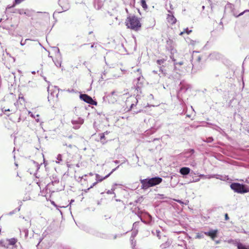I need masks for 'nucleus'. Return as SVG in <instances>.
Returning a JSON list of instances; mask_svg holds the SVG:
<instances>
[{
    "label": "nucleus",
    "mask_w": 249,
    "mask_h": 249,
    "mask_svg": "<svg viewBox=\"0 0 249 249\" xmlns=\"http://www.w3.org/2000/svg\"><path fill=\"white\" fill-rule=\"evenodd\" d=\"M190 165L195 167L196 165V163L195 160H193L190 162Z\"/></svg>",
    "instance_id": "nucleus-35"
},
{
    "label": "nucleus",
    "mask_w": 249,
    "mask_h": 249,
    "mask_svg": "<svg viewBox=\"0 0 249 249\" xmlns=\"http://www.w3.org/2000/svg\"><path fill=\"white\" fill-rule=\"evenodd\" d=\"M183 62L182 61H180L178 63H175V65H183Z\"/></svg>",
    "instance_id": "nucleus-41"
},
{
    "label": "nucleus",
    "mask_w": 249,
    "mask_h": 249,
    "mask_svg": "<svg viewBox=\"0 0 249 249\" xmlns=\"http://www.w3.org/2000/svg\"><path fill=\"white\" fill-rule=\"evenodd\" d=\"M168 12L169 14H168L167 15V21L169 23H171L172 24H175L177 21V19L174 16L173 12H171L170 10H168Z\"/></svg>",
    "instance_id": "nucleus-10"
},
{
    "label": "nucleus",
    "mask_w": 249,
    "mask_h": 249,
    "mask_svg": "<svg viewBox=\"0 0 249 249\" xmlns=\"http://www.w3.org/2000/svg\"><path fill=\"white\" fill-rule=\"evenodd\" d=\"M201 57L200 56H198L197 58V61L198 62H199L201 60Z\"/></svg>",
    "instance_id": "nucleus-45"
},
{
    "label": "nucleus",
    "mask_w": 249,
    "mask_h": 249,
    "mask_svg": "<svg viewBox=\"0 0 249 249\" xmlns=\"http://www.w3.org/2000/svg\"><path fill=\"white\" fill-rule=\"evenodd\" d=\"M246 11H247V10H246V11H244V12H241V13L240 14H239L238 15H234V16H235V17H239V16H240L243 15L244 14V13L245 12H246Z\"/></svg>",
    "instance_id": "nucleus-38"
},
{
    "label": "nucleus",
    "mask_w": 249,
    "mask_h": 249,
    "mask_svg": "<svg viewBox=\"0 0 249 249\" xmlns=\"http://www.w3.org/2000/svg\"><path fill=\"white\" fill-rule=\"evenodd\" d=\"M199 177H201V178H208V176H205V175H203V174H200L199 175Z\"/></svg>",
    "instance_id": "nucleus-39"
},
{
    "label": "nucleus",
    "mask_w": 249,
    "mask_h": 249,
    "mask_svg": "<svg viewBox=\"0 0 249 249\" xmlns=\"http://www.w3.org/2000/svg\"><path fill=\"white\" fill-rule=\"evenodd\" d=\"M181 87L180 88V89L181 90L184 88L185 89V90H186L188 89V88L186 87L185 86H184L181 83H180Z\"/></svg>",
    "instance_id": "nucleus-36"
},
{
    "label": "nucleus",
    "mask_w": 249,
    "mask_h": 249,
    "mask_svg": "<svg viewBox=\"0 0 249 249\" xmlns=\"http://www.w3.org/2000/svg\"><path fill=\"white\" fill-rule=\"evenodd\" d=\"M42 14L41 12H35L33 10H29V9H26V12L24 13V15H26L27 16L29 17H32V18H39V14Z\"/></svg>",
    "instance_id": "nucleus-5"
},
{
    "label": "nucleus",
    "mask_w": 249,
    "mask_h": 249,
    "mask_svg": "<svg viewBox=\"0 0 249 249\" xmlns=\"http://www.w3.org/2000/svg\"><path fill=\"white\" fill-rule=\"evenodd\" d=\"M115 92L114 91H113L111 92V95H113L115 94Z\"/></svg>",
    "instance_id": "nucleus-54"
},
{
    "label": "nucleus",
    "mask_w": 249,
    "mask_h": 249,
    "mask_svg": "<svg viewBox=\"0 0 249 249\" xmlns=\"http://www.w3.org/2000/svg\"><path fill=\"white\" fill-rule=\"evenodd\" d=\"M117 236H118L117 234L114 235V236H113V239L114 240L116 239L117 238Z\"/></svg>",
    "instance_id": "nucleus-48"
},
{
    "label": "nucleus",
    "mask_w": 249,
    "mask_h": 249,
    "mask_svg": "<svg viewBox=\"0 0 249 249\" xmlns=\"http://www.w3.org/2000/svg\"><path fill=\"white\" fill-rule=\"evenodd\" d=\"M160 230H156V233H154L153 232V233L154 234H156L157 235V236L160 239Z\"/></svg>",
    "instance_id": "nucleus-28"
},
{
    "label": "nucleus",
    "mask_w": 249,
    "mask_h": 249,
    "mask_svg": "<svg viewBox=\"0 0 249 249\" xmlns=\"http://www.w3.org/2000/svg\"><path fill=\"white\" fill-rule=\"evenodd\" d=\"M97 182L96 181L94 183H93L92 185L90 186V187L88 189H87L86 190H85V192H87L88 191H89L90 189L92 188L93 186H95L97 184Z\"/></svg>",
    "instance_id": "nucleus-30"
},
{
    "label": "nucleus",
    "mask_w": 249,
    "mask_h": 249,
    "mask_svg": "<svg viewBox=\"0 0 249 249\" xmlns=\"http://www.w3.org/2000/svg\"><path fill=\"white\" fill-rule=\"evenodd\" d=\"M36 117H37V118H38V117H39V115L37 114V115H36ZM36 122H39V119H38V118H36Z\"/></svg>",
    "instance_id": "nucleus-46"
},
{
    "label": "nucleus",
    "mask_w": 249,
    "mask_h": 249,
    "mask_svg": "<svg viewBox=\"0 0 249 249\" xmlns=\"http://www.w3.org/2000/svg\"><path fill=\"white\" fill-rule=\"evenodd\" d=\"M30 196H25L23 199H22V201H27V200H30Z\"/></svg>",
    "instance_id": "nucleus-32"
},
{
    "label": "nucleus",
    "mask_w": 249,
    "mask_h": 249,
    "mask_svg": "<svg viewBox=\"0 0 249 249\" xmlns=\"http://www.w3.org/2000/svg\"><path fill=\"white\" fill-rule=\"evenodd\" d=\"M141 5L144 9H146L147 7L145 0H141Z\"/></svg>",
    "instance_id": "nucleus-22"
},
{
    "label": "nucleus",
    "mask_w": 249,
    "mask_h": 249,
    "mask_svg": "<svg viewBox=\"0 0 249 249\" xmlns=\"http://www.w3.org/2000/svg\"><path fill=\"white\" fill-rule=\"evenodd\" d=\"M17 242V240L14 238L8 240L9 244L10 245H14Z\"/></svg>",
    "instance_id": "nucleus-16"
},
{
    "label": "nucleus",
    "mask_w": 249,
    "mask_h": 249,
    "mask_svg": "<svg viewBox=\"0 0 249 249\" xmlns=\"http://www.w3.org/2000/svg\"><path fill=\"white\" fill-rule=\"evenodd\" d=\"M71 123L73 125V128L75 129H79L80 126L84 123V119L79 117L76 119H73Z\"/></svg>",
    "instance_id": "nucleus-7"
},
{
    "label": "nucleus",
    "mask_w": 249,
    "mask_h": 249,
    "mask_svg": "<svg viewBox=\"0 0 249 249\" xmlns=\"http://www.w3.org/2000/svg\"><path fill=\"white\" fill-rule=\"evenodd\" d=\"M136 233H133L132 234L131 238L134 237L136 236Z\"/></svg>",
    "instance_id": "nucleus-47"
},
{
    "label": "nucleus",
    "mask_w": 249,
    "mask_h": 249,
    "mask_svg": "<svg viewBox=\"0 0 249 249\" xmlns=\"http://www.w3.org/2000/svg\"><path fill=\"white\" fill-rule=\"evenodd\" d=\"M162 179L160 177H154L150 178H145L141 179L142 184L141 188L142 189L146 190L148 188L158 185L161 182Z\"/></svg>",
    "instance_id": "nucleus-1"
},
{
    "label": "nucleus",
    "mask_w": 249,
    "mask_h": 249,
    "mask_svg": "<svg viewBox=\"0 0 249 249\" xmlns=\"http://www.w3.org/2000/svg\"><path fill=\"white\" fill-rule=\"evenodd\" d=\"M176 201L177 202H178V203H179V204H184L185 205H187V203H184L183 202H182L181 200H179V199H177L176 200Z\"/></svg>",
    "instance_id": "nucleus-37"
},
{
    "label": "nucleus",
    "mask_w": 249,
    "mask_h": 249,
    "mask_svg": "<svg viewBox=\"0 0 249 249\" xmlns=\"http://www.w3.org/2000/svg\"><path fill=\"white\" fill-rule=\"evenodd\" d=\"M225 217L226 220H228L229 219V217L228 216V215L227 213H226L225 215Z\"/></svg>",
    "instance_id": "nucleus-44"
},
{
    "label": "nucleus",
    "mask_w": 249,
    "mask_h": 249,
    "mask_svg": "<svg viewBox=\"0 0 249 249\" xmlns=\"http://www.w3.org/2000/svg\"><path fill=\"white\" fill-rule=\"evenodd\" d=\"M32 73L33 74H35V73H36V71H33L32 72Z\"/></svg>",
    "instance_id": "nucleus-59"
},
{
    "label": "nucleus",
    "mask_w": 249,
    "mask_h": 249,
    "mask_svg": "<svg viewBox=\"0 0 249 249\" xmlns=\"http://www.w3.org/2000/svg\"><path fill=\"white\" fill-rule=\"evenodd\" d=\"M107 194H114V197L116 196V195L114 192V189H111V190H109L107 192Z\"/></svg>",
    "instance_id": "nucleus-26"
},
{
    "label": "nucleus",
    "mask_w": 249,
    "mask_h": 249,
    "mask_svg": "<svg viewBox=\"0 0 249 249\" xmlns=\"http://www.w3.org/2000/svg\"><path fill=\"white\" fill-rule=\"evenodd\" d=\"M125 23L127 28L134 31H138L141 27L140 19L136 16H129L127 18Z\"/></svg>",
    "instance_id": "nucleus-2"
},
{
    "label": "nucleus",
    "mask_w": 249,
    "mask_h": 249,
    "mask_svg": "<svg viewBox=\"0 0 249 249\" xmlns=\"http://www.w3.org/2000/svg\"><path fill=\"white\" fill-rule=\"evenodd\" d=\"M213 141V137H210L206 138V140L204 141L208 143H210V142H212Z\"/></svg>",
    "instance_id": "nucleus-25"
},
{
    "label": "nucleus",
    "mask_w": 249,
    "mask_h": 249,
    "mask_svg": "<svg viewBox=\"0 0 249 249\" xmlns=\"http://www.w3.org/2000/svg\"><path fill=\"white\" fill-rule=\"evenodd\" d=\"M190 169L189 167H183L180 169L179 173L183 176H186L190 173Z\"/></svg>",
    "instance_id": "nucleus-12"
},
{
    "label": "nucleus",
    "mask_w": 249,
    "mask_h": 249,
    "mask_svg": "<svg viewBox=\"0 0 249 249\" xmlns=\"http://www.w3.org/2000/svg\"><path fill=\"white\" fill-rule=\"evenodd\" d=\"M170 8H171V9H173V8H172V4H170Z\"/></svg>",
    "instance_id": "nucleus-62"
},
{
    "label": "nucleus",
    "mask_w": 249,
    "mask_h": 249,
    "mask_svg": "<svg viewBox=\"0 0 249 249\" xmlns=\"http://www.w3.org/2000/svg\"><path fill=\"white\" fill-rule=\"evenodd\" d=\"M218 233V230H210L208 231H205L204 232V233L208 236H210L213 240H214L215 237H217V234Z\"/></svg>",
    "instance_id": "nucleus-9"
},
{
    "label": "nucleus",
    "mask_w": 249,
    "mask_h": 249,
    "mask_svg": "<svg viewBox=\"0 0 249 249\" xmlns=\"http://www.w3.org/2000/svg\"><path fill=\"white\" fill-rule=\"evenodd\" d=\"M80 98L84 102L91 105H96L97 104L96 102L94 101L91 97L86 94H81Z\"/></svg>",
    "instance_id": "nucleus-6"
},
{
    "label": "nucleus",
    "mask_w": 249,
    "mask_h": 249,
    "mask_svg": "<svg viewBox=\"0 0 249 249\" xmlns=\"http://www.w3.org/2000/svg\"><path fill=\"white\" fill-rule=\"evenodd\" d=\"M215 178L216 179H218L221 180H226L227 179V177L226 176H223L220 175H213L208 176V178Z\"/></svg>",
    "instance_id": "nucleus-13"
},
{
    "label": "nucleus",
    "mask_w": 249,
    "mask_h": 249,
    "mask_svg": "<svg viewBox=\"0 0 249 249\" xmlns=\"http://www.w3.org/2000/svg\"><path fill=\"white\" fill-rule=\"evenodd\" d=\"M57 52H58V53H60L59 49L57 48Z\"/></svg>",
    "instance_id": "nucleus-58"
},
{
    "label": "nucleus",
    "mask_w": 249,
    "mask_h": 249,
    "mask_svg": "<svg viewBox=\"0 0 249 249\" xmlns=\"http://www.w3.org/2000/svg\"><path fill=\"white\" fill-rule=\"evenodd\" d=\"M89 175H90V176H92V175H93V174H92V173H89Z\"/></svg>",
    "instance_id": "nucleus-63"
},
{
    "label": "nucleus",
    "mask_w": 249,
    "mask_h": 249,
    "mask_svg": "<svg viewBox=\"0 0 249 249\" xmlns=\"http://www.w3.org/2000/svg\"><path fill=\"white\" fill-rule=\"evenodd\" d=\"M110 176V174H108V175H107V176H106L105 177H102L101 176H100L99 174H96L95 175V176H96V181L97 182H101L103 180L107 178L108 177H109V176Z\"/></svg>",
    "instance_id": "nucleus-15"
},
{
    "label": "nucleus",
    "mask_w": 249,
    "mask_h": 249,
    "mask_svg": "<svg viewBox=\"0 0 249 249\" xmlns=\"http://www.w3.org/2000/svg\"><path fill=\"white\" fill-rule=\"evenodd\" d=\"M111 189H114V191L115 190V189H116V187H115V186H114L113 185L112 186V188Z\"/></svg>",
    "instance_id": "nucleus-51"
},
{
    "label": "nucleus",
    "mask_w": 249,
    "mask_h": 249,
    "mask_svg": "<svg viewBox=\"0 0 249 249\" xmlns=\"http://www.w3.org/2000/svg\"><path fill=\"white\" fill-rule=\"evenodd\" d=\"M230 187L235 192L238 193L244 194L249 192V188H246L244 185L241 184L239 183H232Z\"/></svg>",
    "instance_id": "nucleus-3"
},
{
    "label": "nucleus",
    "mask_w": 249,
    "mask_h": 249,
    "mask_svg": "<svg viewBox=\"0 0 249 249\" xmlns=\"http://www.w3.org/2000/svg\"><path fill=\"white\" fill-rule=\"evenodd\" d=\"M95 235L97 237L102 239H107L109 238V236L107 233L104 232H96L95 234Z\"/></svg>",
    "instance_id": "nucleus-11"
},
{
    "label": "nucleus",
    "mask_w": 249,
    "mask_h": 249,
    "mask_svg": "<svg viewBox=\"0 0 249 249\" xmlns=\"http://www.w3.org/2000/svg\"><path fill=\"white\" fill-rule=\"evenodd\" d=\"M33 163L36 165L37 164V163H36L35 161H33Z\"/></svg>",
    "instance_id": "nucleus-57"
},
{
    "label": "nucleus",
    "mask_w": 249,
    "mask_h": 249,
    "mask_svg": "<svg viewBox=\"0 0 249 249\" xmlns=\"http://www.w3.org/2000/svg\"><path fill=\"white\" fill-rule=\"evenodd\" d=\"M113 185L115 186H115H116L117 185V184L115 183V184H113Z\"/></svg>",
    "instance_id": "nucleus-64"
},
{
    "label": "nucleus",
    "mask_w": 249,
    "mask_h": 249,
    "mask_svg": "<svg viewBox=\"0 0 249 249\" xmlns=\"http://www.w3.org/2000/svg\"><path fill=\"white\" fill-rule=\"evenodd\" d=\"M94 44H93L92 45H91V47H91V48H94Z\"/></svg>",
    "instance_id": "nucleus-55"
},
{
    "label": "nucleus",
    "mask_w": 249,
    "mask_h": 249,
    "mask_svg": "<svg viewBox=\"0 0 249 249\" xmlns=\"http://www.w3.org/2000/svg\"><path fill=\"white\" fill-rule=\"evenodd\" d=\"M169 246V243L168 242H166L165 243H163L161 245H160V247L161 249H165Z\"/></svg>",
    "instance_id": "nucleus-20"
},
{
    "label": "nucleus",
    "mask_w": 249,
    "mask_h": 249,
    "mask_svg": "<svg viewBox=\"0 0 249 249\" xmlns=\"http://www.w3.org/2000/svg\"><path fill=\"white\" fill-rule=\"evenodd\" d=\"M196 43H197L196 41H195V40H190V42H189V44L191 45H192L193 46L195 45Z\"/></svg>",
    "instance_id": "nucleus-34"
},
{
    "label": "nucleus",
    "mask_w": 249,
    "mask_h": 249,
    "mask_svg": "<svg viewBox=\"0 0 249 249\" xmlns=\"http://www.w3.org/2000/svg\"><path fill=\"white\" fill-rule=\"evenodd\" d=\"M153 72L154 73H157V71H153Z\"/></svg>",
    "instance_id": "nucleus-60"
},
{
    "label": "nucleus",
    "mask_w": 249,
    "mask_h": 249,
    "mask_svg": "<svg viewBox=\"0 0 249 249\" xmlns=\"http://www.w3.org/2000/svg\"><path fill=\"white\" fill-rule=\"evenodd\" d=\"M29 114L31 113V116L33 118H35V116L34 115V114L33 113H31V112H29Z\"/></svg>",
    "instance_id": "nucleus-49"
},
{
    "label": "nucleus",
    "mask_w": 249,
    "mask_h": 249,
    "mask_svg": "<svg viewBox=\"0 0 249 249\" xmlns=\"http://www.w3.org/2000/svg\"><path fill=\"white\" fill-rule=\"evenodd\" d=\"M55 65L57 67H60L61 66V61H56L54 62Z\"/></svg>",
    "instance_id": "nucleus-31"
},
{
    "label": "nucleus",
    "mask_w": 249,
    "mask_h": 249,
    "mask_svg": "<svg viewBox=\"0 0 249 249\" xmlns=\"http://www.w3.org/2000/svg\"><path fill=\"white\" fill-rule=\"evenodd\" d=\"M246 183L249 184V179H247L245 181Z\"/></svg>",
    "instance_id": "nucleus-52"
},
{
    "label": "nucleus",
    "mask_w": 249,
    "mask_h": 249,
    "mask_svg": "<svg viewBox=\"0 0 249 249\" xmlns=\"http://www.w3.org/2000/svg\"><path fill=\"white\" fill-rule=\"evenodd\" d=\"M20 232L21 235L22 232L24 233V237L25 238L27 237L28 235V230L27 229H23L22 231L20 230Z\"/></svg>",
    "instance_id": "nucleus-19"
},
{
    "label": "nucleus",
    "mask_w": 249,
    "mask_h": 249,
    "mask_svg": "<svg viewBox=\"0 0 249 249\" xmlns=\"http://www.w3.org/2000/svg\"><path fill=\"white\" fill-rule=\"evenodd\" d=\"M103 5L102 1L101 0H94V7L96 9H100L102 8V6Z\"/></svg>",
    "instance_id": "nucleus-14"
},
{
    "label": "nucleus",
    "mask_w": 249,
    "mask_h": 249,
    "mask_svg": "<svg viewBox=\"0 0 249 249\" xmlns=\"http://www.w3.org/2000/svg\"><path fill=\"white\" fill-rule=\"evenodd\" d=\"M30 39H26L24 41H23V39L21 40V41H20V45H22V46H23L24 45L26 42L28 41V40H29Z\"/></svg>",
    "instance_id": "nucleus-33"
},
{
    "label": "nucleus",
    "mask_w": 249,
    "mask_h": 249,
    "mask_svg": "<svg viewBox=\"0 0 249 249\" xmlns=\"http://www.w3.org/2000/svg\"><path fill=\"white\" fill-rule=\"evenodd\" d=\"M57 160H58V161H56L57 163H60L61 161H62V155L61 154H58L57 156Z\"/></svg>",
    "instance_id": "nucleus-27"
},
{
    "label": "nucleus",
    "mask_w": 249,
    "mask_h": 249,
    "mask_svg": "<svg viewBox=\"0 0 249 249\" xmlns=\"http://www.w3.org/2000/svg\"><path fill=\"white\" fill-rule=\"evenodd\" d=\"M237 248L238 249H249V248H246V246L241 243H238L237 244Z\"/></svg>",
    "instance_id": "nucleus-21"
},
{
    "label": "nucleus",
    "mask_w": 249,
    "mask_h": 249,
    "mask_svg": "<svg viewBox=\"0 0 249 249\" xmlns=\"http://www.w3.org/2000/svg\"><path fill=\"white\" fill-rule=\"evenodd\" d=\"M26 12V10H24L23 9H20L17 10V13H18L20 15H23L24 14V13Z\"/></svg>",
    "instance_id": "nucleus-24"
},
{
    "label": "nucleus",
    "mask_w": 249,
    "mask_h": 249,
    "mask_svg": "<svg viewBox=\"0 0 249 249\" xmlns=\"http://www.w3.org/2000/svg\"><path fill=\"white\" fill-rule=\"evenodd\" d=\"M114 162L115 163L118 164V163H119V160H116L114 161Z\"/></svg>",
    "instance_id": "nucleus-50"
},
{
    "label": "nucleus",
    "mask_w": 249,
    "mask_h": 249,
    "mask_svg": "<svg viewBox=\"0 0 249 249\" xmlns=\"http://www.w3.org/2000/svg\"><path fill=\"white\" fill-rule=\"evenodd\" d=\"M73 202H74V200H71L70 204H71Z\"/></svg>",
    "instance_id": "nucleus-61"
},
{
    "label": "nucleus",
    "mask_w": 249,
    "mask_h": 249,
    "mask_svg": "<svg viewBox=\"0 0 249 249\" xmlns=\"http://www.w3.org/2000/svg\"><path fill=\"white\" fill-rule=\"evenodd\" d=\"M165 61V60L164 59H159V60H158L157 61V63H158L159 65H161L162 64H163V63L164 62V61Z\"/></svg>",
    "instance_id": "nucleus-29"
},
{
    "label": "nucleus",
    "mask_w": 249,
    "mask_h": 249,
    "mask_svg": "<svg viewBox=\"0 0 249 249\" xmlns=\"http://www.w3.org/2000/svg\"><path fill=\"white\" fill-rule=\"evenodd\" d=\"M204 238V235L202 233H197L196 235V238L201 239Z\"/></svg>",
    "instance_id": "nucleus-23"
},
{
    "label": "nucleus",
    "mask_w": 249,
    "mask_h": 249,
    "mask_svg": "<svg viewBox=\"0 0 249 249\" xmlns=\"http://www.w3.org/2000/svg\"><path fill=\"white\" fill-rule=\"evenodd\" d=\"M191 32L192 30H189L188 28H187L186 29H184L183 31L180 32L179 35L182 36L184 33H186L187 34L189 35Z\"/></svg>",
    "instance_id": "nucleus-17"
},
{
    "label": "nucleus",
    "mask_w": 249,
    "mask_h": 249,
    "mask_svg": "<svg viewBox=\"0 0 249 249\" xmlns=\"http://www.w3.org/2000/svg\"><path fill=\"white\" fill-rule=\"evenodd\" d=\"M199 180H200V178H196L195 181L197 182V181H199Z\"/></svg>",
    "instance_id": "nucleus-53"
},
{
    "label": "nucleus",
    "mask_w": 249,
    "mask_h": 249,
    "mask_svg": "<svg viewBox=\"0 0 249 249\" xmlns=\"http://www.w3.org/2000/svg\"><path fill=\"white\" fill-rule=\"evenodd\" d=\"M189 152L190 153H191V154H193L194 153V152H195V151H194V149H190V150H189Z\"/></svg>",
    "instance_id": "nucleus-42"
},
{
    "label": "nucleus",
    "mask_w": 249,
    "mask_h": 249,
    "mask_svg": "<svg viewBox=\"0 0 249 249\" xmlns=\"http://www.w3.org/2000/svg\"><path fill=\"white\" fill-rule=\"evenodd\" d=\"M119 167V166H118L117 167H116L115 168L113 169L111 172L109 173L110 174V175L113 173L118 167Z\"/></svg>",
    "instance_id": "nucleus-40"
},
{
    "label": "nucleus",
    "mask_w": 249,
    "mask_h": 249,
    "mask_svg": "<svg viewBox=\"0 0 249 249\" xmlns=\"http://www.w3.org/2000/svg\"><path fill=\"white\" fill-rule=\"evenodd\" d=\"M2 111H3V112H6V111H10V109H5V108H4V107H3V108L2 109Z\"/></svg>",
    "instance_id": "nucleus-43"
},
{
    "label": "nucleus",
    "mask_w": 249,
    "mask_h": 249,
    "mask_svg": "<svg viewBox=\"0 0 249 249\" xmlns=\"http://www.w3.org/2000/svg\"><path fill=\"white\" fill-rule=\"evenodd\" d=\"M143 78L142 75L139 76L137 78V80L138 81V84L136 86H135V90L137 91L136 100L137 101H138V99L139 98V96H140V95H139V93H141L142 92V91H141V87H142V80H143Z\"/></svg>",
    "instance_id": "nucleus-4"
},
{
    "label": "nucleus",
    "mask_w": 249,
    "mask_h": 249,
    "mask_svg": "<svg viewBox=\"0 0 249 249\" xmlns=\"http://www.w3.org/2000/svg\"><path fill=\"white\" fill-rule=\"evenodd\" d=\"M116 201H121V200L120 199H116Z\"/></svg>",
    "instance_id": "nucleus-56"
},
{
    "label": "nucleus",
    "mask_w": 249,
    "mask_h": 249,
    "mask_svg": "<svg viewBox=\"0 0 249 249\" xmlns=\"http://www.w3.org/2000/svg\"><path fill=\"white\" fill-rule=\"evenodd\" d=\"M20 210V207L19 208H16L15 210H14L13 211L9 212L8 214V215H12V214L16 213L17 212H19Z\"/></svg>",
    "instance_id": "nucleus-18"
},
{
    "label": "nucleus",
    "mask_w": 249,
    "mask_h": 249,
    "mask_svg": "<svg viewBox=\"0 0 249 249\" xmlns=\"http://www.w3.org/2000/svg\"><path fill=\"white\" fill-rule=\"evenodd\" d=\"M58 3L63 11H66L70 8V5L68 0H59Z\"/></svg>",
    "instance_id": "nucleus-8"
}]
</instances>
